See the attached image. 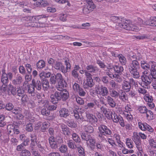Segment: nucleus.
I'll use <instances>...</instances> for the list:
<instances>
[{"label":"nucleus","instance_id":"obj_52","mask_svg":"<svg viewBox=\"0 0 156 156\" xmlns=\"http://www.w3.org/2000/svg\"><path fill=\"white\" fill-rule=\"evenodd\" d=\"M42 126L41 128L42 132H44L49 126V123L48 122H45L42 123Z\"/></svg>","mask_w":156,"mask_h":156},{"label":"nucleus","instance_id":"obj_30","mask_svg":"<svg viewBox=\"0 0 156 156\" xmlns=\"http://www.w3.org/2000/svg\"><path fill=\"white\" fill-rule=\"evenodd\" d=\"M1 81L3 84H4L5 86L4 87V88H6V86L5 85L7 84V83L8 82V79L7 74L5 73H3L1 78ZM3 90H5V89H3Z\"/></svg>","mask_w":156,"mask_h":156},{"label":"nucleus","instance_id":"obj_37","mask_svg":"<svg viewBox=\"0 0 156 156\" xmlns=\"http://www.w3.org/2000/svg\"><path fill=\"white\" fill-rule=\"evenodd\" d=\"M118 96L119 98L124 101H125L127 100L128 98L126 93L122 90L119 91Z\"/></svg>","mask_w":156,"mask_h":156},{"label":"nucleus","instance_id":"obj_32","mask_svg":"<svg viewBox=\"0 0 156 156\" xmlns=\"http://www.w3.org/2000/svg\"><path fill=\"white\" fill-rule=\"evenodd\" d=\"M107 101L108 104L112 108H114L116 105V103L113 99L108 96L107 98Z\"/></svg>","mask_w":156,"mask_h":156},{"label":"nucleus","instance_id":"obj_39","mask_svg":"<svg viewBox=\"0 0 156 156\" xmlns=\"http://www.w3.org/2000/svg\"><path fill=\"white\" fill-rule=\"evenodd\" d=\"M32 83L38 90H40L41 87V83L40 81L37 80L36 82L34 80H32Z\"/></svg>","mask_w":156,"mask_h":156},{"label":"nucleus","instance_id":"obj_16","mask_svg":"<svg viewBox=\"0 0 156 156\" xmlns=\"http://www.w3.org/2000/svg\"><path fill=\"white\" fill-rule=\"evenodd\" d=\"M108 113L107 114L106 118L109 119H112L114 122L116 121L118 115L115 112H113L111 110L109 111Z\"/></svg>","mask_w":156,"mask_h":156},{"label":"nucleus","instance_id":"obj_22","mask_svg":"<svg viewBox=\"0 0 156 156\" xmlns=\"http://www.w3.org/2000/svg\"><path fill=\"white\" fill-rule=\"evenodd\" d=\"M59 94L58 92H56L55 94H52L50 96V98L51 101L54 104L57 103L58 101L60 100Z\"/></svg>","mask_w":156,"mask_h":156},{"label":"nucleus","instance_id":"obj_5","mask_svg":"<svg viewBox=\"0 0 156 156\" xmlns=\"http://www.w3.org/2000/svg\"><path fill=\"white\" fill-rule=\"evenodd\" d=\"M138 126L139 128L143 131H147L151 133H153L154 129L150 126L146 122H142L140 120L138 122Z\"/></svg>","mask_w":156,"mask_h":156},{"label":"nucleus","instance_id":"obj_31","mask_svg":"<svg viewBox=\"0 0 156 156\" xmlns=\"http://www.w3.org/2000/svg\"><path fill=\"white\" fill-rule=\"evenodd\" d=\"M108 69V71L106 72V74L108 75L111 78H113L115 77V74H113L114 70L113 69V66H110L107 68Z\"/></svg>","mask_w":156,"mask_h":156},{"label":"nucleus","instance_id":"obj_34","mask_svg":"<svg viewBox=\"0 0 156 156\" xmlns=\"http://www.w3.org/2000/svg\"><path fill=\"white\" fill-rule=\"evenodd\" d=\"M113 69L114 72L119 73L120 74L123 70V67L119 65H115L113 66Z\"/></svg>","mask_w":156,"mask_h":156},{"label":"nucleus","instance_id":"obj_4","mask_svg":"<svg viewBox=\"0 0 156 156\" xmlns=\"http://www.w3.org/2000/svg\"><path fill=\"white\" fill-rule=\"evenodd\" d=\"M7 128L8 134L11 136L18 134L20 133L18 125L14 123L8 125Z\"/></svg>","mask_w":156,"mask_h":156},{"label":"nucleus","instance_id":"obj_45","mask_svg":"<svg viewBox=\"0 0 156 156\" xmlns=\"http://www.w3.org/2000/svg\"><path fill=\"white\" fill-rule=\"evenodd\" d=\"M146 114V117L148 120H151L154 119V114L153 112L151 110H147V111L145 113Z\"/></svg>","mask_w":156,"mask_h":156},{"label":"nucleus","instance_id":"obj_9","mask_svg":"<svg viewBox=\"0 0 156 156\" xmlns=\"http://www.w3.org/2000/svg\"><path fill=\"white\" fill-rule=\"evenodd\" d=\"M95 105H97L98 108L100 107L99 100H94L93 102L88 103L87 105H84V108L86 110L89 109L94 108Z\"/></svg>","mask_w":156,"mask_h":156},{"label":"nucleus","instance_id":"obj_25","mask_svg":"<svg viewBox=\"0 0 156 156\" xmlns=\"http://www.w3.org/2000/svg\"><path fill=\"white\" fill-rule=\"evenodd\" d=\"M145 23L146 25L156 27V17H151L150 20L145 22Z\"/></svg>","mask_w":156,"mask_h":156},{"label":"nucleus","instance_id":"obj_20","mask_svg":"<svg viewBox=\"0 0 156 156\" xmlns=\"http://www.w3.org/2000/svg\"><path fill=\"white\" fill-rule=\"evenodd\" d=\"M139 68L140 64L139 62L136 60H133L129 64V70L137 69Z\"/></svg>","mask_w":156,"mask_h":156},{"label":"nucleus","instance_id":"obj_35","mask_svg":"<svg viewBox=\"0 0 156 156\" xmlns=\"http://www.w3.org/2000/svg\"><path fill=\"white\" fill-rule=\"evenodd\" d=\"M51 75V73L50 72L46 73L43 71L39 74V76L41 80L46 79V78L49 77Z\"/></svg>","mask_w":156,"mask_h":156},{"label":"nucleus","instance_id":"obj_11","mask_svg":"<svg viewBox=\"0 0 156 156\" xmlns=\"http://www.w3.org/2000/svg\"><path fill=\"white\" fill-rule=\"evenodd\" d=\"M87 121H89L91 124L95 123L97 121V118L95 116L90 114L87 111L86 112Z\"/></svg>","mask_w":156,"mask_h":156},{"label":"nucleus","instance_id":"obj_58","mask_svg":"<svg viewBox=\"0 0 156 156\" xmlns=\"http://www.w3.org/2000/svg\"><path fill=\"white\" fill-rule=\"evenodd\" d=\"M144 100L147 102H150L153 101L152 97L148 94H146L144 97Z\"/></svg>","mask_w":156,"mask_h":156},{"label":"nucleus","instance_id":"obj_36","mask_svg":"<svg viewBox=\"0 0 156 156\" xmlns=\"http://www.w3.org/2000/svg\"><path fill=\"white\" fill-rule=\"evenodd\" d=\"M86 1L87 3V4L86 5L89 10L91 11H92L96 7L95 5L92 0H86Z\"/></svg>","mask_w":156,"mask_h":156},{"label":"nucleus","instance_id":"obj_60","mask_svg":"<svg viewBox=\"0 0 156 156\" xmlns=\"http://www.w3.org/2000/svg\"><path fill=\"white\" fill-rule=\"evenodd\" d=\"M62 65L61 62L55 61L52 66L56 70H60Z\"/></svg>","mask_w":156,"mask_h":156},{"label":"nucleus","instance_id":"obj_54","mask_svg":"<svg viewBox=\"0 0 156 156\" xmlns=\"http://www.w3.org/2000/svg\"><path fill=\"white\" fill-rule=\"evenodd\" d=\"M79 156H85V154L83 148L81 146L77 147Z\"/></svg>","mask_w":156,"mask_h":156},{"label":"nucleus","instance_id":"obj_44","mask_svg":"<svg viewBox=\"0 0 156 156\" xmlns=\"http://www.w3.org/2000/svg\"><path fill=\"white\" fill-rule=\"evenodd\" d=\"M130 73L131 74L133 77L135 78H138L140 77L139 72L137 69H133L129 70Z\"/></svg>","mask_w":156,"mask_h":156},{"label":"nucleus","instance_id":"obj_33","mask_svg":"<svg viewBox=\"0 0 156 156\" xmlns=\"http://www.w3.org/2000/svg\"><path fill=\"white\" fill-rule=\"evenodd\" d=\"M124 118H126L128 121H131L133 117L130 112H123L122 113Z\"/></svg>","mask_w":156,"mask_h":156},{"label":"nucleus","instance_id":"obj_43","mask_svg":"<svg viewBox=\"0 0 156 156\" xmlns=\"http://www.w3.org/2000/svg\"><path fill=\"white\" fill-rule=\"evenodd\" d=\"M42 80L43 89L44 90H47L49 87L48 81L47 79Z\"/></svg>","mask_w":156,"mask_h":156},{"label":"nucleus","instance_id":"obj_41","mask_svg":"<svg viewBox=\"0 0 156 156\" xmlns=\"http://www.w3.org/2000/svg\"><path fill=\"white\" fill-rule=\"evenodd\" d=\"M117 57L121 64L123 65H125L126 62V60L124 56L122 54H119L117 55Z\"/></svg>","mask_w":156,"mask_h":156},{"label":"nucleus","instance_id":"obj_17","mask_svg":"<svg viewBox=\"0 0 156 156\" xmlns=\"http://www.w3.org/2000/svg\"><path fill=\"white\" fill-rule=\"evenodd\" d=\"M45 104L44 105V107L43 108L41 111V114L43 115L48 116L50 115V111L49 110L48 108V105L49 101H44Z\"/></svg>","mask_w":156,"mask_h":156},{"label":"nucleus","instance_id":"obj_46","mask_svg":"<svg viewBox=\"0 0 156 156\" xmlns=\"http://www.w3.org/2000/svg\"><path fill=\"white\" fill-rule=\"evenodd\" d=\"M45 63L44 61L43 60H39L37 63L36 66L38 69H42L45 67Z\"/></svg>","mask_w":156,"mask_h":156},{"label":"nucleus","instance_id":"obj_50","mask_svg":"<svg viewBox=\"0 0 156 156\" xmlns=\"http://www.w3.org/2000/svg\"><path fill=\"white\" fill-rule=\"evenodd\" d=\"M126 145L127 147L130 149H132L133 147V143L132 140L129 138H126Z\"/></svg>","mask_w":156,"mask_h":156},{"label":"nucleus","instance_id":"obj_12","mask_svg":"<svg viewBox=\"0 0 156 156\" xmlns=\"http://www.w3.org/2000/svg\"><path fill=\"white\" fill-rule=\"evenodd\" d=\"M25 118L28 119L30 122H33L35 120V117L37 116L34 113L26 111L25 112Z\"/></svg>","mask_w":156,"mask_h":156},{"label":"nucleus","instance_id":"obj_53","mask_svg":"<svg viewBox=\"0 0 156 156\" xmlns=\"http://www.w3.org/2000/svg\"><path fill=\"white\" fill-rule=\"evenodd\" d=\"M67 144L70 148L73 149L76 148V146L75 143L72 140H69L67 141Z\"/></svg>","mask_w":156,"mask_h":156},{"label":"nucleus","instance_id":"obj_49","mask_svg":"<svg viewBox=\"0 0 156 156\" xmlns=\"http://www.w3.org/2000/svg\"><path fill=\"white\" fill-rule=\"evenodd\" d=\"M83 129L86 132L89 133H92L94 131L93 127L90 125H87L84 126Z\"/></svg>","mask_w":156,"mask_h":156},{"label":"nucleus","instance_id":"obj_26","mask_svg":"<svg viewBox=\"0 0 156 156\" xmlns=\"http://www.w3.org/2000/svg\"><path fill=\"white\" fill-rule=\"evenodd\" d=\"M59 115L61 117L65 118L69 115L68 110L65 108H62L59 111Z\"/></svg>","mask_w":156,"mask_h":156},{"label":"nucleus","instance_id":"obj_13","mask_svg":"<svg viewBox=\"0 0 156 156\" xmlns=\"http://www.w3.org/2000/svg\"><path fill=\"white\" fill-rule=\"evenodd\" d=\"M60 92H58L59 94V96L60 97V99H62L63 101H66L69 97V94L68 91L66 89H63L61 90H59Z\"/></svg>","mask_w":156,"mask_h":156},{"label":"nucleus","instance_id":"obj_2","mask_svg":"<svg viewBox=\"0 0 156 156\" xmlns=\"http://www.w3.org/2000/svg\"><path fill=\"white\" fill-rule=\"evenodd\" d=\"M147 71H144L143 72V75L141 76L142 81L141 85L145 87V88H149L150 84L151 81L153 80L151 78V76L147 74Z\"/></svg>","mask_w":156,"mask_h":156},{"label":"nucleus","instance_id":"obj_40","mask_svg":"<svg viewBox=\"0 0 156 156\" xmlns=\"http://www.w3.org/2000/svg\"><path fill=\"white\" fill-rule=\"evenodd\" d=\"M114 137L118 145L121 147H123V143L120 140V136L117 133H115L114 135Z\"/></svg>","mask_w":156,"mask_h":156},{"label":"nucleus","instance_id":"obj_28","mask_svg":"<svg viewBox=\"0 0 156 156\" xmlns=\"http://www.w3.org/2000/svg\"><path fill=\"white\" fill-rule=\"evenodd\" d=\"M131 87V85L128 82L126 81H124L123 82L122 85V88L125 92H128L129 91Z\"/></svg>","mask_w":156,"mask_h":156},{"label":"nucleus","instance_id":"obj_63","mask_svg":"<svg viewBox=\"0 0 156 156\" xmlns=\"http://www.w3.org/2000/svg\"><path fill=\"white\" fill-rule=\"evenodd\" d=\"M26 130L28 132H31L33 130V126L31 123H29L26 125Z\"/></svg>","mask_w":156,"mask_h":156},{"label":"nucleus","instance_id":"obj_51","mask_svg":"<svg viewBox=\"0 0 156 156\" xmlns=\"http://www.w3.org/2000/svg\"><path fill=\"white\" fill-rule=\"evenodd\" d=\"M138 111L142 114H144L147 111V109L144 106H139L137 108Z\"/></svg>","mask_w":156,"mask_h":156},{"label":"nucleus","instance_id":"obj_57","mask_svg":"<svg viewBox=\"0 0 156 156\" xmlns=\"http://www.w3.org/2000/svg\"><path fill=\"white\" fill-rule=\"evenodd\" d=\"M44 143L42 141L38 143L37 146L40 151L43 152L44 151Z\"/></svg>","mask_w":156,"mask_h":156},{"label":"nucleus","instance_id":"obj_24","mask_svg":"<svg viewBox=\"0 0 156 156\" xmlns=\"http://www.w3.org/2000/svg\"><path fill=\"white\" fill-rule=\"evenodd\" d=\"M61 128L62 133L66 136H69L70 134L69 128L64 124H62L61 126Z\"/></svg>","mask_w":156,"mask_h":156},{"label":"nucleus","instance_id":"obj_56","mask_svg":"<svg viewBox=\"0 0 156 156\" xmlns=\"http://www.w3.org/2000/svg\"><path fill=\"white\" fill-rule=\"evenodd\" d=\"M72 138L73 140L76 143H79L80 142V139L78 135L75 133H73L72 134Z\"/></svg>","mask_w":156,"mask_h":156},{"label":"nucleus","instance_id":"obj_23","mask_svg":"<svg viewBox=\"0 0 156 156\" xmlns=\"http://www.w3.org/2000/svg\"><path fill=\"white\" fill-rule=\"evenodd\" d=\"M23 82V80L21 76L17 75L15 79L13 80L12 83L14 85L18 86L21 85Z\"/></svg>","mask_w":156,"mask_h":156},{"label":"nucleus","instance_id":"obj_15","mask_svg":"<svg viewBox=\"0 0 156 156\" xmlns=\"http://www.w3.org/2000/svg\"><path fill=\"white\" fill-rule=\"evenodd\" d=\"M80 109L78 108L74 109L73 111V115L76 119L77 120H80L82 121H87V119H86V117H84L83 116L80 117L79 115V112H80Z\"/></svg>","mask_w":156,"mask_h":156},{"label":"nucleus","instance_id":"obj_10","mask_svg":"<svg viewBox=\"0 0 156 156\" xmlns=\"http://www.w3.org/2000/svg\"><path fill=\"white\" fill-rule=\"evenodd\" d=\"M48 140L51 147L52 149H56L57 147V145L58 143L57 139L53 136H51L48 139Z\"/></svg>","mask_w":156,"mask_h":156},{"label":"nucleus","instance_id":"obj_8","mask_svg":"<svg viewBox=\"0 0 156 156\" xmlns=\"http://www.w3.org/2000/svg\"><path fill=\"white\" fill-rule=\"evenodd\" d=\"M95 90L97 94L103 96H107L108 93L107 88L102 85L95 88Z\"/></svg>","mask_w":156,"mask_h":156},{"label":"nucleus","instance_id":"obj_21","mask_svg":"<svg viewBox=\"0 0 156 156\" xmlns=\"http://www.w3.org/2000/svg\"><path fill=\"white\" fill-rule=\"evenodd\" d=\"M151 63H156L154 61L149 62V64L146 62L145 61H142L141 62V66L142 68L147 71L148 70L151 68Z\"/></svg>","mask_w":156,"mask_h":156},{"label":"nucleus","instance_id":"obj_38","mask_svg":"<svg viewBox=\"0 0 156 156\" xmlns=\"http://www.w3.org/2000/svg\"><path fill=\"white\" fill-rule=\"evenodd\" d=\"M27 89V92L29 94H31V95H34L35 88L32 83L30 84L28 86Z\"/></svg>","mask_w":156,"mask_h":156},{"label":"nucleus","instance_id":"obj_27","mask_svg":"<svg viewBox=\"0 0 156 156\" xmlns=\"http://www.w3.org/2000/svg\"><path fill=\"white\" fill-rule=\"evenodd\" d=\"M8 93H11L13 95H15L17 94L16 88L12 85L9 84L8 86Z\"/></svg>","mask_w":156,"mask_h":156},{"label":"nucleus","instance_id":"obj_42","mask_svg":"<svg viewBox=\"0 0 156 156\" xmlns=\"http://www.w3.org/2000/svg\"><path fill=\"white\" fill-rule=\"evenodd\" d=\"M116 119V121H115V123H119L122 127H124L125 126L123 119L122 117L120 115H118L117 118Z\"/></svg>","mask_w":156,"mask_h":156},{"label":"nucleus","instance_id":"obj_19","mask_svg":"<svg viewBox=\"0 0 156 156\" xmlns=\"http://www.w3.org/2000/svg\"><path fill=\"white\" fill-rule=\"evenodd\" d=\"M132 139L135 143L136 146H139L141 144V140L140 139L139 134L136 132L133 133V134L132 137Z\"/></svg>","mask_w":156,"mask_h":156},{"label":"nucleus","instance_id":"obj_3","mask_svg":"<svg viewBox=\"0 0 156 156\" xmlns=\"http://www.w3.org/2000/svg\"><path fill=\"white\" fill-rule=\"evenodd\" d=\"M81 137L82 139L87 141V146L91 148H93L95 147L96 143L95 139L90 135H87L85 133H82L81 134Z\"/></svg>","mask_w":156,"mask_h":156},{"label":"nucleus","instance_id":"obj_47","mask_svg":"<svg viewBox=\"0 0 156 156\" xmlns=\"http://www.w3.org/2000/svg\"><path fill=\"white\" fill-rule=\"evenodd\" d=\"M138 150L137 152V156H143V154H144V150L142 144L136 146Z\"/></svg>","mask_w":156,"mask_h":156},{"label":"nucleus","instance_id":"obj_7","mask_svg":"<svg viewBox=\"0 0 156 156\" xmlns=\"http://www.w3.org/2000/svg\"><path fill=\"white\" fill-rule=\"evenodd\" d=\"M99 134H101L104 135H110L112 131L108 127L104 125L101 124L98 126Z\"/></svg>","mask_w":156,"mask_h":156},{"label":"nucleus","instance_id":"obj_1","mask_svg":"<svg viewBox=\"0 0 156 156\" xmlns=\"http://www.w3.org/2000/svg\"><path fill=\"white\" fill-rule=\"evenodd\" d=\"M111 20L114 23L119 24V26L122 28L128 30L138 31L140 30V27L137 26L133 25L131 21L126 20L124 18L119 17L116 16H112Z\"/></svg>","mask_w":156,"mask_h":156},{"label":"nucleus","instance_id":"obj_64","mask_svg":"<svg viewBox=\"0 0 156 156\" xmlns=\"http://www.w3.org/2000/svg\"><path fill=\"white\" fill-rule=\"evenodd\" d=\"M31 154L30 151L28 150H23L21 153V156H30Z\"/></svg>","mask_w":156,"mask_h":156},{"label":"nucleus","instance_id":"obj_18","mask_svg":"<svg viewBox=\"0 0 156 156\" xmlns=\"http://www.w3.org/2000/svg\"><path fill=\"white\" fill-rule=\"evenodd\" d=\"M151 74L152 77V80H156V63H151Z\"/></svg>","mask_w":156,"mask_h":156},{"label":"nucleus","instance_id":"obj_61","mask_svg":"<svg viewBox=\"0 0 156 156\" xmlns=\"http://www.w3.org/2000/svg\"><path fill=\"white\" fill-rule=\"evenodd\" d=\"M67 125L69 126L72 128H76L77 126V124L72 120L69 121L67 123Z\"/></svg>","mask_w":156,"mask_h":156},{"label":"nucleus","instance_id":"obj_55","mask_svg":"<svg viewBox=\"0 0 156 156\" xmlns=\"http://www.w3.org/2000/svg\"><path fill=\"white\" fill-rule=\"evenodd\" d=\"M31 138L30 140L31 143L30 144L31 146L33 147L35 146L37 144V138L34 135H31L30 136Z\"/></svg>","mask_w":156,"mask_h":156},{"label":"nucleus","instance_id":"obj_48","mask_svg":"<svg viewBox=\"0 0 156 156\" xmlns=\"http://www.w3.org/2000/svg\"><path fill=\"white\" fill-rule=\"evenodd\" d=\"M147 89L148 88H145V87L142 86L141 87H138L137 90L139 93L145 95L147 93V90L146 89Z\"/></svg>","mask_w":156,"mask_h":156},{"label":"nucleus","instance_id":"obj_6","mask_svg":"<svg viewBox=\"0 0 156 156\" xmlns=\"http://www.w3.org/2000/svg\"><path fill=\"white\" fill-rule=\"evenodd\" d=\"M85 76L86 78V82L85 83L84 87L87 88L88 87H91L94 85L93 80L91 77V75L88 72L85 71Z\"/></svg>","mask_w":156,"mask_h":156},{"label":"nucleus","instance_id":"obj_14","mask_svg":"<svg viewBox=\"0 0 156 156\" xmlns=\"http://www.w3.org/2000/svg\"><path fill=\"white\" fill-rule=\"evenodd\" d=\"M67 85V82L64 79L58 82V84L56 86L58 90H61L64 87H66Z\"/></svg>","mask_w":156,"mask_h":156},{"label":"nucleus","instance_id":"obj_59","mask_svg":"<svg viewBox=\"0 0 156 156\" xmlns=\"http://www.w3.org/2000/svg\"><path fill=\"white\" fill-rule=\"evenodd\" d=\"M17 93L18 96L19 97L22 96L24 94V90L23 88L20 87H18Z\"/></svg>","mask_w":156,"mask_h":156},{"label":"nucleus","instance_id":"obj_29","mask_svg":"<svg viewBox=\"0 0 156 156\" xmlns=\"http://www.w3.org/2000/svg\"><path fill=\"white\" fill-rule=\"evenodd\" d=\"M86 69L88 72L92 73H97L98 71V69L97 67L92 65L87 66Z\"/></svg>","mask_w":156,"mask_h":156},{"label":"nucleus","instance_id":"obj_62","mask_svg":"<svg viewBox=\"0 0 156 156\" xmlns=\"http://www.w3.org/2000/svg\"><path fill=\"white\" fill-rule=\"evenodd\" d=\"M149 144L151 147L156 148V141L153 139H150L149 141Z\"/></svg>","mask_w":156,"mask_h":156}]
</instances>
